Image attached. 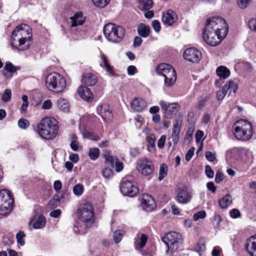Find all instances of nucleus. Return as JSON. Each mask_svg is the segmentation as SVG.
Wrapping results in <instances>:
<instances>
[{"mask_svg":"<svg viewBox=\"0 0 256 256\" xmlns=\"http://www.w3.org/2000/svg\"><path fill=\"white\" fill-rule=\"evenodd\" d=\"M228 30V24L224 19L219 16L210 18L206 21L203 40L210 46H218L226 36Z\"/></svg>","mask_w":256,"mask_h":256,"instance_id":"f257e3e1","label":"nucleus"},{"mask_svg":"<svg viewBox=\"0 0 256 256\" xmlns=\"http://www.w3.org/2000/svg\"><path fill=\"white\" fill-rule=\"evenodd\" d=\"M31 29L28 26L22 24L17 26L12 34L11 45L19 50L28 49L31 44Z\"/></svg>","mask_w":256,"mask_h":256,"instance_id":"f03ea898","label":"nucleus"},{"mask_svg":"<svg viewBox=\"0 0 256 256\" xmlns=\"http://www.w3.org/2000/svg\"><path fill=\"white\" fill-rule=\"evenodd\" d=\"M58 130V122L53 118L46 117L40 120L36 126V132L42 138L53 140Z\"/></svg>","mask_w":256,"mask_h":256,"instance_id":"7ed1b4c3","label":"nucleus"},{"mask_svg":"<svg viewBox=\"0 0 256 256\" xmlns=\"http://www.w3.org/2000/svg\"><path fill=\"white\" fill-rule=\"evenodd\" d=\"M46 85L49 90L53 92L60 93L66 88V81L61 74L52 72L46 76Z\"/></svg>","mask_w":256,"mask_h":256,"instance_id":"20e7f679","label":"nucleus"},{"mask_svg":"<svg viewBox=\"0 0 256 256\" xmlns=\"http://www.w3.org/2000/svg\"><path fill=\"white\" fill-rule=\"evenodd\" d=\"M233 127L234 134L237 139L246 141L251 138L252 135V126L248 120H238L234 123Z\"/></svg>","mask_w":256,"mask_h":256,"instance_id":"39448f33","label":"nucleus"},{"mask_svg":"<svg viewBox=\"0 0 256 256\" xmlns=\"http://www.w3.org/2000/svg\"><path fill=\"white\" fill-rule=\"evenodd\" d=\"M158 75L164 78V85L166 87L174 86L176 80V73L174 68L167 64H161L156 68Z\"/></svg>","mask_w":256,"mask_h":256,"instance_id":"423d86ee","label":"nucleus"},{"mask_svg":"<svg viewBox=\"0 0 256 256\" xmlns=\"http://www.w3.org/2000/svg\"><path fill=\"white\" fill-rule=\"evenodd\" d=\"M103 32L106 38L109 42H120L125 34V30L123 27L112 23L105 24Z\"/></svg>","mask_w":256,"mask_h":256,"instance_id":"0eeeda50","label":"nucleus"},{"mask_svg":"<svg viewBox=\"0 0 256 256\" xmlns=\"http://www.w3.org/2000/svg\"><path fill=\"white\" fill-rule=\"evenodd\" d=\"M14 200L10 191L4 189L0 190V214L6 216L13 208Z\"/></svg>","mask_w":256,"mask_h":256,"instance_id":"6e6552de","label":"nucleus"},{"mask_svg":"<svg viewBox=\"0 0 256 256\" xmlns=\"http://www.w3.org/2000/svg\"><path fill=\"white\" fill-rule=\"evenodd\" d=\"M94 208L90 204L81 206L77 210L80 220L84 222L86 226L91 224L94 220Z\"/></svg>","mask_w":256,"mask_h":256,"instance_id":"1a4fd4ad","label":"nucleus"},{"mask_svg":"<svg viewBox=\"0 0 256 256\" xmlns=\"http://www.w3.org/2000/svg\"><path fill=\"white\" fill-rule=\"evenodd\" d=\"M182 236L179 233L171 232L162 238V242L168 248L167 252H174L176 250L181 244Z\"/></svg>","mask_w":256,"mask_h":256,"instance_id":"9d476101","label":"nucleus"},{"mask_svg":"<svg viewBox=\"0 0 256 256\" xmlns=\"http://www.w3.org/2000/svg\"><path fill=\"white\" fill-rule=\"evenodd\" d=\"M137 170L144 176L150 175L154 170V166L152 160L147 158H140L136 162Z\"/></svg>","mask_w":256,"mask_h":256,"instance_id":"9b49d317","label":"nucleus"},{"mask_svg":"<svg viewBox=\"0 0 256 256\" xmlns=\"http://www.w3.org/2000/svg\"><path fill=\"white\" fill-rule=\"evenodd\" d=\"M120 190L124 196L133 197L138 192L137 187L130 181L123 180L120 184Z\"/></svg>","mask_w":256,"mask_h":256,"instance_id":"f8f14e48","label":"nucleus"},{"mask_svg":"<svg viewBox=\"0 0 256 256\" xmlns=\"http://www.w3.org/2000/svg\"><path fill=\"white\" fill-rule=\"evenodd\" d=\"M238 88V84L236 82L233 80H229L228 83L226 84L224 86L217 92V100H222L229 90L230 92L232 91L234 93H235Z\"/></svg>","mask_w":256,"mask_h":256,"instance_id":"ddd939ff","label":"nucleus"},{"mask_svg":"<svg viewBox=\"0 0 256 256\" xmlns=\"http://www.w3.org/2000/svg\"><path fill=\"white\" fill-rule=\"evenodd\" d=\"M160 104L164 110L166 118L168 119L172 118L178 112V104L172 103L168 104L164 101H160Z\"/></svg>","mask_w":256,"mask_h":256,"instance_id":"4468645a","label":"nucleus"},{"mask_svg":"<svg viewBox=\"0 0 256 256\" xmlns=\"http://www.w3.org/2000/svg\"><path fill=\"white\" fill-rule=\"evenodd\" d=\"M183 56L186 60L192 62H197L201 59L202 54L198 50L190 48L184 50Z\"/></svg>","mask_w":256,"mask_h":256,"instance_id":"2eb2a0df","label":"nucleus"},{"mask_svg":"<svg viewBox=\"0 0 256 256\" xmlns=\"http://www.w3.org/2000/svg\"><path fill=\"white\" fill-rule=\"evenodd\" d=\"M141 204L146 211H151L156 207L154 199L148 194H143L141 198Z\"/></svg>","mask_w":256,"mask_h":256,"instance_id":"dca6fc26","label":"nucleus"},{"mask_svg":"<svg viewBox=\"0 0 256 256\" xmlns=\"http://www.w3.org/2000/svg\"><path fill=\"white\" fill-rule=\"evenodd\" d=\"M192 196L186 188H180L176 196V200L182 204H186L190 202Z\"/></svg>","mask_w":256,"mask_h":256,"instance_id":"f3484780","label":"nucleus"},{"mask_svg":"<svg viewBox=\"0 0 256 256\" xmlns=\"http://www.w3.org/2000/svg\"><path fill=\"white\" fill-rule=\"evenodd\" d=\"M46 224V218L42 214H36L30 220L29 224L34 229L42 228Z\"/></svg>","mask_w":256,"mask_h":256,"instance_id":"a211bd4d","label":"nucleus"},{"mask_svg":"<svg viewBox=\"0 0 256 256\" xmlns=\"http://www.w3.org/2000/svg\"><path fill=\"white\" fill-rule=\"evenodd\" d=\"M182 124L181 118H176L173 126L170 138L174 144H177L180 140V135Z\"/></svg>","mask_w":256,"mask_h":256,"instance_id":"6ab92c4d","label":"nucleus"},{"mask_svg":"<svg viewBox=\"0 0 256 256\" xmlns=\"http://www.w3.org/2000/svg\"><path fill=\"white\" fill-rule=\"evenodd\" d=\"M130 107L134 112H142L146 108L147 104L142 98H135L130 102Z\"/></svg>","mask_w":256,"mask_h":256,"instance_id":"aec40b11","label":"nucleus"},{"mask_svg":"<svg viewBox=\"0 0 256 256\" xmlns=\"http://www.w3.org/2000/svg\"><path fill=\"white\" fill-rule=\"evenodd\" d=\"M177 20L178 17L176 12L169 10L166 12L164 13L162 20L164 25L170 26L176 22Z\"/></svg>","mask_w":256,"mask_h":256,"instance_id":"412c9836","label":"nucleus"},{"mask_svg":"<svg viewBox=\"0 0 256 256\" xmlns=\"http://www.w3.org/2000/svg\"><path fill=\"white\" fill-rule=\"evenodd\" d=\"M97 111L98 114L104 120H110L112 118V114L110 110L109 106L106 104L98 106Z\"/></svg>","mask_w":256,"mask_h":256,"instance_id":"4be33fe9","label":"nucleus"},{"mask_svg":"<svg viewBox=\"0 0 256 256\" xmlns=\"http://www.w3.org/2000/svg\"><path fill=\"white\" fill-rule=\"evenodd\" d=\"M78 92L79 96L86 101H92L93 99V94L90 90L86 86H80L78 90Z\"/></svg>","mask_w":256,"mask_h":256,"instance_id":"5701e85b","label":"nucleus"},{"mask_svg":"<svg viewBox=\"0 0 256 256\" xmlns=\"http://www.w3.org/2000/svg\"><path fill=\"white\" fill-rule=\"evenodd\" d=\"M100 58L101 59L100 66L105 68L110 75L114 76V68L110 66L107 57L104 54H100Z\"/></svg>","mask_w":256,"mask_h":256,"instance_id":"b1692460","label":"nucleus"},{"mask_svg":"<svg viewBox=\"0 0 256 256\" xmlns=\"http://www.w3.org/2000/svg\"><path fill=\"white\" fill-rule=\"evenodd\" d=\"M148 240V237L144 234H138L134 238V246L136 250H140L144 247Z\"/></svg>","mask_w":256,"mask_h":256,"instance_id":"393cba45","label":"nucleus"},{"mask_svg":"<svg viewBox=\"0 0 256 256\" xmlns=\"http://www.w3.org/2000/svg\"><path fill=\"white\" fill-rule=\"evenodd\" d=\"M246 247L251 256H256V236H252L248 240Z\"/></svg>","mask_w":256,"mask_h":256,"instance_id":"a878e982","label":"nucleus"},{"mask_svg":"<svg viewBox=\"0 0 256 256\" xmlns=\"http://www.w3.org/2000/svg\"><path fill=\"white\" fill-rule=\"evenodd\" d=\"M97 78L94 74L91 73L86 74L83 75L82 82L87 86H92L97 82Z\"/></svg>","mask_w":256,"mask_h":256,"instance_id":"bb28decb","label":"nucleus"},{"mask_svg":"<svg viewBox=\"0 0 256 256\" xmlns=\"http://www.w3.org/2000/svg\"><path fill=\"white\" fill-rule=\"evenodd\" d=\"M70 20L72 27L82 25L84 22V18L81 12L76 14Z\"/></svg>","mask_w":256,"mask_h":256,"instance_id":"cd10ccee","label":"nucleus"},{"mask_svg":"<svg viewBox=\"0 0 256 256\" xmlns=\"http://www.w3.org/2000/svg\"><path fill=\"white\" fill-rule=\"evenodd\" d=\"M17 68L11 62L6 63L4 68V76L6 78H10L14 73L16 72Z\"/></svg>","mask_w":256,"mask_h":256,"instance_id":"c85d7f7f","label":"nucleus"},{"mask_svg":"<svg viewBox=\"0 0 256 256\" xmlns=\"http://www.w3.org/2000/svg\"><path fill=\"white\" fill-rule=\"evenodd\" d=\"M232 196L228 194L219 200L218 204L222 208L226 209L232 204Z\"/></svg>","mask_w":256,"mask_h":256,"instance_id":"c756f323","label":"nucleus"},{"mask_svg":"<svg viewBox=\"0 0 256 256\" xmlns=\"http://www.w3.org/2000/svg\"><path fill=\"white\" fill-rule=\"evenodd\" d=\"M156 139V136L153 134H150L146 136V140L148 142L147 149L149 152H152L154 151Z\"/></svg>","mask_w":256,"mask_h":256,"instance_id":"7c9ffc66","label":"nucleus"},{"mask_svg":"<svg viewBox=\"0 0 256 256\" xmlns=\"http://www.w3.org/2000/svg\"><path fill=\"white\" fill-rule=\"evenodd\" d=\"M138 32L142 37L147 38L150 34V28L148 26L141 23L138 26Z\"/></svg>","mask_w":256,"mask_h":256,"instance_id":"2f4dec72","label":"nucleus"},{"mask_svg":"<svg viewBox=\"0 0 256 256\" xmlns=\"http://www.w3.org/2000/svg\"><path fill=\"white\" fill-rule=\"evenodd\" d=\"M153 2L152 0H138V8L142 10H150L152 6Z\"/></svg>","mask_w":256,"mask_h":256,"instance_id":"473e14b6","label":"nucleus"},{"mask_svg":"<svg viewBox=\"0 0 256 256\" xmlns=\"http://www.w3.org/2000/svg\"><path fill=\"white\" fill-rule=\"evenodd\" d=\"M216 72L220 78L226 79L228 78L230 74L229 70L224 66H218Z\"/></svg>","mask_w":256,"mask_h":256,"instance_id":"72a5a7b5","label":"nucleus"},{"mask_svg":"<svg viewBox=\"0 0 256 256\" xmlns=\"http://www.w3.org/2000/svg\"><path fill=\"white\" fill-rule=\"evenodd\" d=\"M57 104L60 110L64 112H68L70 109V104L65 99H60L57 101Z\"/></svg>","mask_w":256,"mask_h":256,"instance_id":"f704fd0d","label":"nucleus"},{"mask_svg":"<svg viewBox=\"0 0 256 256\" xmlns=\"http://www.w3.org/2000/svg\"><path fill=\"white\" fill-rule=\"evenodd\" d=\"M69 194V192L68 190V188H66V190H64L62 192V196H60V198H54L49 202V206H56L58 204H59L60 199H63L64 198V196H68Z\"/></svg>","mask_w":256,"mask_h":256,"instance_id":"c9c22d12","label":"nucleus"},{"mask_svg":"<svg viewBox=\"0 0 256 256\" xmlns=\"http://www.w3.org/2000/svg\"><path fill=\"white\" fill-rule=\"evenodd\" d=\"M70 148L74 151H78L81 148L79 142H78V138L75 134H72L70 136Z\"/></svg>","mask_w":256,"mask_h":256,"instance_id":"e433bc0d","label":"nucleus"},{"mask_svg":"<svg viewBox=\"0 0 256 256\" xmlns=\"http://www.w3.org/2000/svg\"><path fill=\"white\" fill-rule=\"evenodd\" d=\"M105 160L107 163H109L110 165L113 166L114 164L118 161L116 157L111 155L108 151H106L104 154Z\"/></svg>","mask_w":256,"mask_h":256,"instance_id":"4c0bfd02","label":"nucleus"},{"mask_svg":"<svg viewBox=\"0 0 256 256\" xmlns=\"http://www.w3.org/2000/svg\"><path fill=\"white\" fill-rule=\"evenodd\" d=\"M84 138L90 139L94 141H98L100 137L93 132H90L84 130L82 133Z\"/></svg>","mask_w":256,"mask_h":256,"instance_id":"58836bf2","label":"nucleus"},{"mask_svg":"<svg viewBox=\"0 0 256 256\" xmlns=\"http://www.w3.org/2000/svg\"><path fill=\"white\" fill-rule=\"evenodd\" d=\"M100 155V150L98 148H91L88 152V156L92 160H96Z\"/></svg>","mask_w":256,"mask_h":256,"instance_id":"ea45409f","label":"nucleus"},{"mask_svg":"<svg viewBox=\"0 0 256 256\" xmlns=\"http://www.w3.org/2000/svg\"><path fill=\"white\" fill-rule=\"evenodd\" d=\"M168 174V168L165 164H162L160 165L159 171L158 179L160 180H162Z\"/></svg>","mask_w":256,"mask_h":256,"instance_id":"a19ab883","label":"nucleus"},{"mask_svg":"<svg viewBox=\"0 0 256 256\" xmlns=\"http://www.w3.org/2000/svg\"><path fill=\"white\" fill-rule=\"evenodd\" d=\"M94 4L98 8H104L110 2V0H92Z\"/></svg>","mask_w":256,"mask_h":256,"instance_id":"79ce46f5","label":"nucleus"},{"mask_svg":"<svg viewBox=\"0 0 256 256\" xmlns=\"http://www.w3.org/2000/svg\"><path fill=\"white\" fill-rule=\"evenodd\" d=\"M84 191V186L82 184H78L74 186L73 188V192L76 196L82 195Z\"/></svg>","mask_w":256,"mask_h":256,"instance_id":"37998d69","label":"nucleus"},{"mask_svg":"<svg viewBox=\"0 0 256 256\" xmlns=\"http://www.w3.org/2000/svg\"><path fill=\"white\" fill-rule=\"evenodd\" d=\"M11 97V90L10 89H6L2 95V100L4 102H8L10 100Z\"/></svg>","mask_w":256,"mask_h":256,"instance_id":"c03bdc74","label":"nucleus"},{"mask_svg":"<svg viewBox=\"0 0 256 256\" xmlns=\"http://www.w3.org/2000/svg\"><path fill=\"white\" fill-rule=\"evenodd\" d=\"M25 236V234L23 232L20 231L16 235V238L17 240V242L20 246H23L25 244L24 240V238Z\"/></svg>","mask_w":256,"mask_h":256,"instance_id":"a18cd8bd","label":"nucleus"},{"mask_svg":"<svg viewBox=\"0 0 256 256\" xmlns=\"http://www.w3.org/2000/svg\"><path fill=\"white\" fill-rule=\"evenodd\" d=\"M124 236V232L120 230L116 231L113 235L114 240L116 243L120 242Z\"/></svg>","mask_w":256,"mask_h":256,"instance_id":"49530a36","label":"nucleus"},{"mask_svg":"<svg viewBox=\"0 0 256 256\" xmlns=\"http://www.w3.org/2000/svg\"><path fill=\"white\" fill-rule=\"evenodd\" d=\"M102 174L106 178H110L112 177L113 172L110 168H106L102 171Z\"/></svg>","mask_w":256,"mask_h":256,"instance_id":"de8ad7c7","label":"nucleus"},{"mask_svg":"<svg viewBox=\"0 0 256 256\" xmlns=\"http://www.w3.org/2000/svg\"><path fill=\"white\" fill-rule=\"evenodd\" d=\"M222 221V218L219 214H216L214 216V218H213L212 222L216 228H220V223Z\"/></svg>","mask_w":256,"mask_h":256,"instance_id":"09e8293b","label":"nucleus"},{"mask_svg":"<svg viewBox=\"0 0 256 256\" xmlns=\"http://www.w3.org/2000/svg\"><path fill=\"white\" fill-rule=\"evenodd\" d=\"M252 0H238V6L242 9L246 8L250 3Z\"/></svg>","mask_w":256,"mask_h":256,"instance_id":"8fccbe9b","label":"nucleus"},{"mask_svg":"<svg viewBox=\"0 0 256 256\" xmlns=\"http://www.w3.org/2000/svg\"><path fill=\"white\" fill-rule=\"evenodd\" d=\"M194 130V126L192 125L189 126V128L186 134V136H185V138H184V139L186 140H189L191 139Z\"/></svg>","mask_w":256,"mask_h":256,"instance_id":"3c124183","label":"nucleus"},{"mask_svg":"<svg viewBox=\"0 0 256 256\" xmlns=\"http://www.w3.org/2000/svg\"><path fill=\"white\" fill-rule=\"evenodd\" d=\"M209 99V97L206 96L202 98L198 103V107L199 109L202 108L206 104Z\"/></svg>","mask_w":256,"mask_h":256,"instance_id":"603ef678","label":"nucleus"},{"mask_svg":"<svg viewBox=\"0 0 256 256\" xmlns=\"http://www.w3.org/2000/svg\"><path fill=\"white\" fill-rule=\"evenodd\" d=\"M18 125L21 128H26L30 125L29 122L25 119L21 118L18 120Z\"/></svg>","mask_w":256,"mask_h":256,"instance_id":"864d4df0","label":"nucleus"},{"mask_svg":"<svg viewBox=\"0 0 256 256\" xmlns=\"http://www.w3.org/2000/svg\"><path fill=\"white\" fill-rule=\"evenodd\" d=\"M152 26L154 30L156 32H160L161 29L160 24L158 20H153L152 22Z\"/></svg>","mask_w":256,"mask_h":256,"instance_id":"5fc2aeb1","label":"nucleus"},{"mask_svg":"<svg viewBox=\"0 0 256 256\" xmlns=\"http://www.w3.org/2000/svg\"><path fill=\"white\" fill-rule=\"evenodd\" d=\"M22 100L23 102L21 107V110L23 111H25L26 110L29 104L28 96L26 95H24L22 97Z\"/></svg>","mask_w":256,"mask_h":256,"instance_id":"6e6d98bb","label":"nucleus"},{"mask_svg":"<svg viewBox=\"0 0 256 256\" xmlns=\"http://www.w3.org/2000/svg\"><path fill=\"white\" fill-rule=\"evenodd\" d=\"M206 216V213L204 211L202 210L198 212L194 215L193 218L195 221L198 220L199 219L204 218Z\"/></svg>","mask_w":256,"mask_h":256,"instance_id":"4d7b16f0","label":"nucleus"},{"mask_svg":"<svg viewBox=\"0 0 256 256\" xmlns=\"http://www.w3.org/2000/svg\"><path fill=\"white\" fill-rule=\"evenodd\" d=\"M166 136L162 135L158 141V146L159 148H162L164 146Z\"/></svg>","mask_w":256,"mask_h":256,"instance_id":"13d9d810","label":"nucleus"},{"mask_svg":"<svg viewBox=\"0 0 256 256\" xmlns=\"http://www.w3.org/2000/svg\"><path fill=\"white\" fill-rule=\"evenodd\" d=\"M205 172L206 176L209 178H212L214 176V172L210 166H206Z\"/></svg>","mask_w":256,"mask_h":256,"instance_id":"bf43d9fd","label":"nucleus"},{"mask_svg":"<svg viewBox=\"0 0 256 256\" xmlns=\"http://www.w3.org/2000/svg\"><path fill=\"white\" fill-rule=\"evenodd\" d=\"M194 147L191 148L187 152L186 155V161H190L194 154Z\"/></svg>","mask_w":256,"mask_h":256,"instance_id":"052dcab7","label":"nucleus"},{"mask_svg":"<svg viewBox=\"0 0 256 256\" xmlns=\"http://www.w3.org/2000/svg\"><path fill=\"white\" fill-rule=\"evenodd\" d=\"M230 216L234 218H238L240 216V212L236 209H233L230 212Z\"/></svg>","mask_w":256,"mask_h":256,"instance_id":"680f3d73","label":"nucleus"},{"mask_svg":"<svg viewBox=\"0 0 256 256\" xmlns=\"http://www.w3.org/2000/svg\"><path fill=\"white\" fill-rule=\"evenodd\" d=\"M52 106V103L50 100H45L42 104V108L43 110H49Z\"/></svg>","mask_w":256,"mask_h":256,"instance_id":"e2e57ef3","label":"nucleus"},{"mask_svg":"<svg viewBox=\"0 0 256 256\" xmlns=\"http://www.w3.org/2000/svg\"><path fill=\"white\" fill-rule=\"evenodd\" d=\"M205 155L207 160L210 162H212L216 160L215 155L210 152H206Z\"/></svg>","mask_w":256,"mask_h":256,"instance_id":"0e129e2a","label":"nucleus"},{"mask_svg":"<svg viewBox=\"0 0 256 256\" xmlns=\"http://www.w3.org/2000/svg\"><path fill=\"white\" fill-rule=\"evenodd\" d=\"M204 135V133L202 131L198 130L196 132V140L197 142H199L201 140H203L204 138L202 137Z\"/></svg>","mask_w":256,"mask_h":256,"instance_id":"69168bd1","label":"nucleus"},{"mask_svg":"<svg viewBox=\"0 0 256 256\" xmlns=\"http://www.w3.org/2000/svg\"><path fill=\"white\" fill-rule=\"evenodd\" d=\"M249 28L254 32H256V19H252L248 22Z\"/></svg>","mask_w":256,"mask_h":256,"instance_id":"338daca9","label":"nucleus"},{"mask_svg":"<svg viewBox=\"0 0 256 256\" xmlns=\"http://www.w3.org/2000/svg\"><path fill=\"white\" fill-rule=\"evenodd\" d=\"M128 74V75H134L137 72L136 68L135 66H130L127 68Z\"/></svg>","mask_w":256,"mask_h":256,"instance_id":"774afa93","label":"nucleus"}]
</instances>
